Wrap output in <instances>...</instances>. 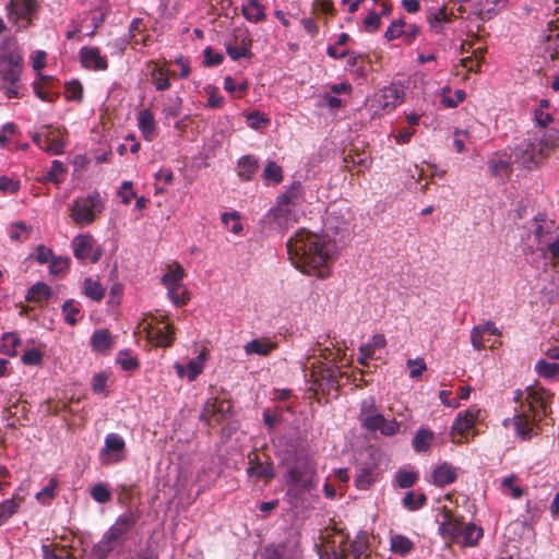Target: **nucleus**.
I'll list each match as a JSON object with an SVG mask.
<instances>
[{"label":"nucleus","mask_w":559,"mask_h":559,"mask_svg":"<svg viewBox=\"0 0 559 559\" xmlns=\"http://www.w3.org/2000/svg\"><path fill=\"white\" fill-rule=\"evenodd\" d=\"M287 253L292 263L302 273L326 278L335 260V243L325 235L306 229L297 230L287 241Z\"/></svg>","instance_id":"1"},{"label":"nucleus","mask_w":559,"mask_h":559,"mask_svg":"<svg viewBox=\"0 0 559 559\" xmlns=\"http://www.w3.org/2000/svg\"><path fill=\"white\" fill-rule=\"evenodd\" d=\"M552 395L542 386H530L526 390V402L533 416L525 412L516 413L512 419H504L503 425L512 421L516 437L521 440H531L538 435L537 419L548 414L549 403Z\"/></svg>","instance_id":"2"},{"label":"nucleus","mask_w":559,"mask_h":559,"mask_svg":"<svg viewBox=\"0 0 559 559\" xmlns=\"http://www.w3.org/2000/svg\"><path fill=\"white\" fill-rule=\"evenodd\" d=\"M24 69L22 50L13 37L0 41V82L8 98L21 97V75Z\"/></svg>","instance_id":"3"},{"label":"nucleus","mask_w":559,"mask_h":559,"mask_svg":"<svg viewBox=\"0 0 559 559\" xmlns=\"http://www.w3.org/2000/svg\"><path fill=\"white\" fill-rule=\"evenodd\" d=\"M302 201V187L299 182H295L278 195L275 205L264 216L265 223L275 230L288 229L302 214L300 210Z\"/></svg>","instance_id":"4"},{"label":"nucleus","mask_w":559,"mask_h":559,"mask_svg":"<svg viewBox=\"0 0 559 559\" xmlns=\"http://www.w3.org/2000/svg\"><path fill=\"white\" fill-rule=\"evenodd\" d=\"M358 420L368 431H379L383 437H393L401 430V423L396 419H388L379 413L373 396H368L360 402Z\"/></svg>","instance_id":"5"},{"label":"nucleus","mask_w":559,"mask_h":559,"mask_svg":"<svg viewBox=\"0 0 559 559\" xmlns=\"http://www.w3.org/2000/svg\"><path fill=\"white\" fill-rule=\"evenodd\" d=\"M105 209V200L98 191H92L86 197L73 200L70 217L80 226L91 225Z\"/></svg>","instance_id":"6"},{"label":"nucleus","mask_w":559,"mask_h":559,"mask_svg":"<svg viewBox=\"0 0 559 559\" xmlns=\"http://www.w3.org/2000/svg\"><path fill=\"white\" fill-rule=\"evenodd\" d=\"M36 0H9L5 4L8 21L14 26L15 32H22L33 25V17L37 14Z\"/></svg>","instance_id":"7"},{"label":"nucleus","mask_w":559,"mask_h":559,"mask_svg":"<svg viewBox=\"0 0 559 559\" xmlns=\"http://www.w3.org/2000/svg\"><path fill=\"white\" fill-rule=\"evenodd\" d=\"M316 465L307 455L297 456L292 466L287 468L285 480L301 490H310L313 486Z\"/></svg>","instance_id":"8"},{"label":"nucleus","mask_w":559,"mask_h":559,"mask_svg":"<svg viewBox=\"0 0 559 559\" xmlns=\"http://www.w3.org/2000/svg\"><path fill=\"white\" fill-rule=\"evenodd\" d=\"M404 99V93L397 86L390 85L381 88L370 99L373 116L391 112Z\"/></svg>","instance_id":"9"},{"label":"nucleus","mask_w":559,"mask_h":559,"mask_svg":"<svg viewBox=\"0 0 559 559\" xmlns=\"http://www.w3.org/2000/svg\"><path fill=\"white\" fill-rule=\"evenodd\" d=\"M478 415L479 409L474 406L457 414L451 427V438L453 443H467L474 438L475 433L469 435V430L474 427Z\"/></svg>","instance_id":"10"},{"label":"nucleus","mask_w":559,"mask_h":559,"mask_svg":"<svg viewBox=\"0 0 559 559\" xmlns=\"http://www.w3.org/2000/svg\"><path fill=\"white\" fill-rule=\"evenodd\" d=\"M126 459V441L115 432L105 437L104 445L99 451V462L103 466L118 464Z\"/></svg>","instance_id":"11"},{"label":"nucleus","mask_w":559,"mask_h":559,"mask_svg":"<svg viewBox=\"0 0 559 559\" xmlns=\"http://www.w3.org/2000/svg\"><path fill=\"white\" fill-rule=\"evenodd\" d=\"M140 329L146 337L156 346H170L175 340L174 332L168 323L157 322L156 318L144 320L140 323Z\"/></svg>","instance_id":"12"},{"label":"nucleus","mask_w":559,"mask_h":559,"mask_svg":"<svg viewBox=\"0 0 559 559\" xmlns=\"http://www.w3.org/2000/svg\"><path fill=\"white\" fill-rule=\"evenodd\" d=\"M514 154L515 160L526 168L537 166L546 158V153L543 152V147L538 145L537 140L533 139L523 140L516 146Z\"/></svg>","instance_id":"13"},{"label":"nucleus","mask_w":559,"mask_h":559,"mask_svg":"<svg viewBox=\"0 0 559 559\" xmlns=\"http://www.w3.org/2000/svg\"><path fill=\"white\" fill-rule=\"evenodd\" d=\"M207 360L209 353L206 349H202L199 355L191 358L187 365L175 362L174 368L179 378L192 382L203 372Z\"/></svg>","instance_id":"14"},{"label":"nucleus","mask_w":559,"mask_h":559,"mask_svg":"<svg viewBox=\"0 0 559 559\" xmlns=\"http://www.w3.org/2000/svg\"><path fill=\"white\" fill-rule=\"evenodd\" d=\"M329 535L324 536V542L319 549L320 559H347L349 556L346 547V539L343 534H335L331 540Z\"/></svg>","instance_id":"15"},{"label":"nucleus","mask_w":559,"mask_h":559,"mask_svg":"<svg viewBox=\"0 0 559 559\" xmlns=\"http://www.w3.org/2000/svg\"><path fill=\"white\" fill-rule=\"evenodd\" d=\"M263 559H300L298 543L295 538L264 549Z\"/></svg>","instance_id":"16"},{"label":"nucleus","mask_w":559,"mask_h":559,"mask_svg":"<svg viewBox=\"0 0 559 559\" xmlns=\"http://www.w3.org/2000/svg\"><path fill=\"white\" fill-rule=\"evenodd\" d=\"M464 521L455 516L451 511H445L442 520L439 522L438 532L447 543H454L461 532V526Z\"/></svg>","instance_id":"17"},{"label":"nucleus","mask_w":559,"mask_h":559,"mask_svg":"<svg viewBox=\"0 0 559 559\" xmlns=\"http://www.w3.org/2000/svg\"><path fill=\"white\" fill-rule=\"evenodd\" d=\"M80 60L82 66L88 70L104 71L108 68L106 57L100 53L97 47L81 48Z\"/></svg>","instance_id":"18"},{"label":"nucleus","mask_w":559,"mask_h":559,"mask_svg":"<svg viewBox=\"0 0 559 559\" xmlns=\"http://www.w3.org/2000/svg\"><path fill=\"white\" fill-rule=\"evenodd\" d=\"M134 522L135 519L132 513H124L116 520L105 534L117 545H121L123 536L130 531Z\"/></svg>","instance_id":"19"},{"label":"nucleus","mask_w":559,"mask_h":559,"mask_svg":"<svg viewBox=\"0 0 559 559\" xmlns=\"http://www.w3.org/2000/svg\"><path fill=\"white\" fill-rule=\"evenodd\" d=\"M460 531L454 543L464 547H475L484 535L483 528L472 522H463Z\"/></svg>","instance_id":"20"},{"label":"nucleus","mask_w":559,"mask_h":559,"mask_svg":"<svg viewBox=\"0 0 559 559\" xmlns=\"http://www.w3.org/2000/svg\"><path fill=\"white\" fill-rule=\"evenodd\" d=\"M138 128L146 141H153L156 136V121L150 109H141L138 114Z\"/></svg>","instance_id":"21"},{"label":"nucleus","mask_w":559,"mask_h":559,"mask_svg":"<svg viewBox=\"0 0 559 559\" xmlns=\"http://www.w3.org/2000/svg\"><path fill=\"white\" fill-rule=\"evenodd\" d=\"M277 344L269 338H254L245 344L243 350L246 355L267 356L276 348Z\"/></svg>","instance_id":"22"},{"label":"nucleus","mask_w":559,"mask_h":559,"mask_svg":"<svg viewBox=\"0 0 559 559\" xmlns=\"http://www.w3.org/2000/svg\"><path fill=\"white\" fill-rule=\"evenodd\" d=\"M259 169V159L253 155H245L238 159L237 175L241 180H251Z\"/></svg>","instance_id":"23"},{"label":"nucleus","mask_w":559,"mask_h":559,"mask_svg":"<svg viewBox=\"0 0 559 559\" xmlns=\"http://www.w3.org/2000/svg\"><path fill=\"white\" fill-rule=\"evenodd\" d=\"M94 239L88 234L78 235L72 240L74 257L79 260L87 259L93 250Z\"/></svg>","instance_id":"24"},{"label":"nucleus","mask_w":559,"mask_h":559,"mask_svg":"<svg viewBox=\"0 0 559 559\" xmlns=\"http://www.w3.org/2000/svg\"><path fill=\"white\" fill-rule=\"evenodd\" d=\"M243 17L252 23H259L265 19V8L259 0H246L241 4Z\"/></svg>","instance_id":"25"},{"label":"nucleus","mask_w":559,"mask_h":559,"mask_svg":"<svg viewBox=\"0 0 559 559\" xmlns=\"http://www.w3.org/2000/svg\"><path fill=\"white\" fill-rule=\"evenodd\" d=\"M456 468L448 463H442L432 473L433 484L443 487L456 479Z\"/></svg>","instance_id":"26"},{"label":"nucleus","mask_w":559,"mask_h":559,"mask_svg":"<svg viewBox=\"0 0 559 559\" xmlns=\"http://www.w3.org/2000/svg\"><path fill=\"white\" fill-rule=\"evenodd\" d=\"M390 549L394 554L405 557L415 549V543L403 534H391Z\"/></svg>","instance_id":"27"},{"label":"nucleus","mask_w":559,"mask_h":559,"mask_svg":"<svg viewBox=\"0 0 559 559\" xmlns=\"http://www.w3.org/2000/svg\"><path fill=\"white\" fill-rule=\"evenodd\" d=\"M435 439V433L427 428H419L412 439V447L417 453L428 452Z\"/></svg>","instance_id":"28"},{"label":"nucleus","mask_w":559,"mask_h":559,"mask_svg":"<svg viewBox=\"0 0 559 559\" xmlns=\"http://www.w3.org/2000/svg\"><path fill=\"white\" fill-rule=\"evenodd\" d=\"M23 500V497L14 495L0 503V526L4 525L10 518L19 512Z\"/></svg>","instance_id":"29"},{"label":"nucleus","mask_w":559,"mask_h":559,"mask_svg":"<svg viewBox=\"0 0 559 559\" xmlns=\"http://www.w3.org/2000/svg\"><path fill=\"white\" fill-rule=\"evenodd\" d=\"M185 276V270L179 263H173L167 266L166 272L162 277V284L168 289L175 286H180Z\"/></svg>","instance_id":"30"},{"label":"nucleus","mask_w":559,"mask_h":559,"mask_svg":"<svg viewBox=\"0 0 559 559\" xmlns=\"http://www.w3.org/2000/svg\"><path fill=\"white\" fill-rule=\"evenodd\" d=\"M226 408H229V405L225 402L219 401H209L203 407V411L200 415V418L205 423L210 424L212 420L218 421L223 418V415H218V413H223Z\"/></svg>","instance_id":"31"},{"label":"nucleus","mask_w":559,"mask_h":559,"mask_svg":"<svg viewBox=\"0 0 559 559\" xmlns=\"http://www.w3.org/2000/svg\"><path fill=\"white\" fill-rule=\"evenodd\" d=\"M534 369L537 376L545 380L555 381L559 379V364L557 362L542 358L537 360Z\"/></svg>","instance_id":"32"},{"label":"nucleus","mask_w":559,"mask_h":559,"mask_svg":"<svg viewBox=\"0 0 559 559\" xmlns=\"http://www.w3.org/2000/svg\"><path fill=\"white\" fill-rule=\"evenodd\" d=\"M182 109V99L178 95H168L163 104L162 115L165 121L176 119Z\"/></svg>","instance_id":"33"},{"label":"nucleus","mask_w":559,"mask_h":559,"mask_svg":"<svg viewBox=\"0 0 559 559\" xmlns=\"http://www.w3.org/2000/svg\"><path fill=\"white\" fill-rule=\"evenodd\" d=\"M82 293L93 301H100L105 296V288L99 281L86 277L82 283Z\"/></svg>","instance_id":"34"},{"label":"nucleus","mask_w":559,"mask_h":559,"mask_svg":"<svg viewBox=\"0 0 559 559\" xmlns=\"http://www.w3.org/2000/svg\"><path fill=\"white\" fill-rule=\"evenodd\" d=\"M249 476L255 477L258 479H263L265 481L271 480L275 473L273 466L270 463L262 462H252L247 468Z\"/></svg>","instance_id":"35"},{"label":"nucleus","mask_w":559,"mask_h":559,"mask_svg":"<svg viewBox=\"0 0 559 559\" xmlns=\"http://www.w3.org/2000/svg\"><path fill=\"white\" fill-rule=\"evenodd\" d=\"M51 296V288L43 283L37 282L27 292L26 300L31 302H43Z\"/></svg>","instance_id":"36"},{"label":"nucleus","mask_w":559,"mask_h":559,"mask_svg":"<svg viewBox=\"0 0 559 559\" xmlns=\"http://www.w3.org/2000/svg\"><path fill=\"white\" fill-rule=\"evenodd\" d=\"M262 179L265 185H278L283 180V169L275 162L269 160L262 171Z\"/></svg>","instance_id":"37"},{"label":"nucleus","mask_w":559,"mask_h":559,"mask_svg":"<svg viewBox=\"0 0 559 559\" xmlns=\"http://www.w3.org/2000/svg\"><path fill=\"white\" fill-rule=\"evenodd\" d=\"M92 348L96 352H105L112 345L111 335L107 330H96L91 338Z\"/></svg>","instance_id":"38"},{"label":"nucleus","mask_w":559,"mask_h":559,"mask_svg":"<svg viewBox=\"0 0 559 559\" xmlns=\"http://www.w3.org/2000/svg\"><path fill=\"white\" fill-rule=\"evenodd\" d=\"M20 345L21 340L15 333H7L1 338L0 353L13 357L17 354V347Z\"/></svg>","instance_id":"39"},{"label":"nucleus","mask_w":559,"mask_h":559,"mask_svg":"<svg viewBox=\"0 0 559 559\" xmlns=\"http://www.w3.org/2000/svg\"><path fill=\"white\" fill-rule=\"evenodd\" d=\"M226 51H227V55L233 60H238L240 58H246L250 53V39L245 37V38L241 39L239 45L237 43H234V44L233 43H228L226 45Z\"/></svg>","instance_id":"40"},{"label":"nucleus","mask_w":559,"mask_h":559,"mask_svg":"<svg viewBox=\"0 0 559 559\" xmlns=\"http://www.w3.org/2000/svg\"><path fill=\"white\" fill-rule=\"evenodd\" d=\"M117 546L114 540L104 534L102 539L93 547L92 556L95 559H106Z\"/></svg>","instance_id":"41"},{"label":"nucleus","mask_w":559,"mask_h":559,"mask_svg":"<svg viewBox=\"0 0 559 559\" xmlns=\"http://www.w3.org/2000/svg\"><path fill=\"white\" fill-rule=\"evenodd\" d=\"M516 476L515 475H509L506 478L501 480V491L506 496H510L514 499H519L523 496V488L516 484Z\"/></svg>","instance_id":"42"},{"label":"nucleus","mask_w":559,"mask_h":559,"mask_svg":"<svg viewBox=\"0 0 559 559\" xmlns=\"http://www.w3.org/2000/svg\"><path fill=\"white\" fill-rule=\"evenodd\" d=\"M394 479L400 488H411L418 480V473L409 468H401L395 473Z\"/></svg>","instance_id":"43"},{"label":"nucleus","mask_w":559,"mask_h":559,"mask_svg":"<svg viewBox=\"0 0 559 559\" xmlns=\"http://www.w3.org/2000/svg\"><path fill=\"white\" fill-rule=\"evenodd\" d=\"M67 173V168L60 160H52L50 169L40 179L41 182H52L59 185L62 181V176Z\"/></svg>","instance_id":"44"},{"label":"nucleus","mask_w":559,"mask_h":559,"mask_svg":"<svg viewBox=\"0 0 559 559\" xmlns=\"http://www.w3.org/2000/svg\"><path fill=\"white\" fill-rule=\"evenodd\" d=\"M427 502V497L423 492L408 491L403 498L402 504L409 511H416L423 508Z\"/></svg>","instance_id":"45"},{"label":"nucleus","mask_w":559,"mask_h":559,"mask_svg":"<svg viewBox=\"0 0 559 559\" xmlns=\"http://www.w3.org/2000/svg\"><path fill=\"white\" fill-rule=\"evenodd\" d=\"M152 81L157 91H166L170 87L169 72L163 67H155L151 72Z\"/></svg>","instance_id":"46"},{"label":"nucleus","mask_w":559,"mask_h":559,"mask_svg":"<svg viewBox=\"0 0 559 559\" xmlns=\"http://www.w3.org/2000/svg\"><path fill=\"white\" fill-rule=\"evenodd\" d=\"M32 233V227L24 222H14L9 226V237L12 241H25Z\"/></svg>","instance_id":"47"},{"label":"nucleus","mask_w":559,"mask_h":559,"mask_svg":"<svg viewBox=\"0 0 559 559\" xmlns=\"http://www.w3.org/2000/svg\"><path fill=\"white\" fill-rule=\"evenodd\" d=\"M559 141V131L558 130H548L545 131L539 140H537V143L540 147H543V152L546 153V157L548 156L549 152L555 150Z\"/></svg>","instance_id":"48"},{"label":"nucleus","mask_w":559,"mask_h":559,"mask_svg":"<svg viewBox=\"0 0 559 559\" xmlns=\"http://www.w3.org/2000/svg\"><path fill=\"white\" fill-rule=\"evenodd\" d=\"M221 219L222 223L235 235H239L243 229L240 222V214L236 211L223 213Z\"/></svg>","instance_id":"49"},{"label":"nucleus","mask_w":559,"mask_h":559,"mask_svg":"<svg viewBox=\"0 0 559 559\" xmlns=\"http://www.w3.org/2000/svg\"><path fill=\"white\" fill-rule=\"evenodd\" d=\"M57 486H58L57 478H55V477L50 478L48 484L40 491H38L36 493V497H35L36 500L44 506L49 504L56 495Z\"/></svg>","instance_id":"50"},{"label":"nucleus","mask_w":559,"mask_h":559,"mask_svg":"<svg viewBox=\"0 0 559 559\" xmlns=\"http://www.w3.org/2000/svg\"><path fill=\"white\" fill-rule=\"evenodd\" d=\"M465 96L466 94L463 90H456L454 92V96H451V90L449 87H444L442 90L441 103L447 108H454L465 99Z\"/></svg>","instance_id":"51"},{"label":"nucleus","mask_w":559,"mask_h":559,"mask_svg":"<svg viewBox=\"0 0 559 559\" xmlns=\"http://www.w3.org/2000/svg\"><path fill=\"white\" fill-rule=\"evenodd\" d=\"M167 296L175 306H183L190 300L189 293L183 285L168 288Z\"/></svg>","instance_id":"52"},{"label":"nucleus","mask_w":559,"mask_h":559,"mask_svg":"<svg viewBox=\"0 0 559 559\" xmlns=\"http://www.w3.org/2000/svg\"><path fill=\"white\" fill-rule=\"evenodd\" d=\"M62 313L66 322L70 325H74L79 320L80 306L73 299H69L64 301L62 306Z\"/></svg>","instance_id":"53"},{"label":"nucleus","mask_w":559,"mask_h":559,"mask_svg":"<svg viewBox=\"0 0 559 559\" xmlns=\"http://www.w3.org/2000/svg\"><path fill=\"white\" fill-rule=\"evenodd\" d=\"M386 345V338L383 334H374L367 343L359 346V352H370L372 356L378 349Z\"/></svg>","instance_id":"54"},{"label":"nucleus","mask_w":559,"mask_h":559,"mask_svg":"<svg viewBox=\"0 0 559 559\" xmlns=\"http://www.w3.org/2000/svg\"><path fill=\"white\" fill-rule=\"evenodd\" d=\"M44 353L39 348H26L22 356L21 361L26 366H38L41 364Z\"/></svg>","instance_id":"55"},{"label":"nucleus","mask_w":559,"mask_h":559,"mask_svg":"<svg viewBox=\"0 0 559 559\" xmlns=\"http://www.w3.org/2000/svg\"><path fill=\"white\" fill-rule=\"evenodd\" d=\"M368 549L367 536L365 534L358 535L350 544V555L354 559L360 558Z\"/></svg>","instance_id":"56"},{"label":"nucleus","mask_w":559,"mask_h":559,"mask_svg":"<svg viewBox=\"0 0 559 559\" xmlns=\"http://www.w3.org/2000/svg\"><path fill=\"white\" fill-rule=\"evenodd\" d=\"M70 260L66 257H53L49 262V272L52 275H61L69 267Z\"/></svg>","instance_id":"57"},{"label":"nucleus","mask_w":559,"mask_h":559,"mask_svg":"<svg viewBox=\"0 0 559 559\" xmlns=\"http://www.w3.org/2000/svg\"><path fill=\"white\" fill-rule=\"evenodd\" d=\"M91 496L98 503H106L111 498L110 490L104 484H96L93 486L91 489Z\"/></svg>","instance_id":"58"},{"label":"nucleus","mask_w":559,"mask_h":559,"mask_svg":"<svg viewBox=\"0 0 559 559\" xmlns=\"http://www.w3.org/2000/svg\"><path fill=\"white\" fill-rule=\"evenodd\" d=\"M248 126L253 130H260L270 123V119L259 111H252L246 116Z\"/></svg>","instance_id":"59"},{"label":"nucleus","mask_w":559,"mask_h":559,"mask_svg":"<svg viewBox=\"0 0 559 559\" xmlns=\"http://www.w3.org/2000/svg\"><path fill=\"white\" fill-rule=\"evenodd\" d=\"M431 27L439 28L447 21V12L444 8L432 9L427 16Z\"/></svg>","instance_id":"60"},{"label":"nucleus","mask_w":559,"mask_h":559,"mask_svg":"<svg viewBox=\"0 0 559 559\" xmlns=\"http://www.w3.org/2000/svg\"><path fill=\"white\" fill-rule=\"evenodd\" d=\"M373 481V472L370 468H362L355 479L356 486L359 489H367Z\"/></svg>","instance_id":"61"},{"label":"nucleus","mask_w":559,"mask_h":559,"mask_svg":"<svg viewBox=\"0 0 559 559\" xmlns=\"http://www.w3.org/2000/svg\"><path fill=\"white\" fill-rule=\"evenodd\" d=\"M406 365L409 368V377L413 379L420 377L427 368L423 358L408 359Z\"/></svg>","instance_id":"62"},{"label":"nucleus","mask_w":559,"mask_h":559,"mask_svg":"<svg viewBox=\"0 0 559 559\" xmlns=\"http://www.w3.org/2000/svg\"><path fill=\"white\" fill-rule=\"evenodd\" d=\"M474 56L465 57L461 59V64L463 68H465L467 71H478L481 62V55L476 53V51L473 52Z\"/></svg>","instance_id":"63"},{"label":"nucleus","mask_w":559,"mask_h":559,"mask_svg":"<svg viewBox=\"0 0 559 559\" xmlns=\"http://www.w3.org/2000/svg\"><path fill=\"white\" fill-rule=\"evenodd\" d=\"M404 32V22L402 20H397L391 23V25L385 31L384 37L388 40H393L399 38Z\"/></svg>","instance_id":"64"}]
</instances>
